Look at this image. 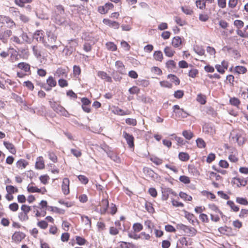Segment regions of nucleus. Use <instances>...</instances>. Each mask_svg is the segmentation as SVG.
<instances>
[{
  "label": "nucleus",
  "instance_id": "6ab92c4d",
  "mask_svg": "<svg viewBox=\"0 0 248 248\" xmlns=\"http://www.w3.org/2000/svg\"><path fill=\"white\" fill-rule=\"evenodd\" d=\"M17 67L24 71L26 72H29L31 74L30 65L26 62H20L17 64Z\"/></svg>",
  "mask_w": 248,
  "mask_h": 248
},
{
  "label": "nucleus",
  "instance_id": "dca6fc26",
  "mask_svg": "<svg viewBox=\"0 0 248 248\" xmlns=\"http://www.w3.org/2000/svg\"><path fill=\"white\" fill-rule=\"evenodd\" d=\"M54 75L56 77L66 78L67 77V72L66 69L59 68L56 71Z\"/></svg>",
  "mask_w": 248,
  "mask_h": 248
},
{
  "label": "nucleus",
  "instance_id": "052dcab7",
  "mask_svg": "<svg viewBox=\"0 0 248 248\" xmlns=\"http://www.w3.org/2000/svg\"><path fill=\"white\" fill-rule=\"evenodd\" d=\"M22 33L20 35V37L22 38V41H23V43L24 42L28 43L30 41V39L27 35V34L26 32H23V31H21Z\"/></svg>",
  "mask_w": 248,
  "mask_h": 248
},
{
  "label": "nucleus",
  "instance_id": "680f3d73",
  "mask_svg": "<svg viewBox=\"0 0 248 248\" xmlns=\"http://www.w3.org/2000/svg\"><path fill=\"white\" fill-rule=\"evenodd\" d=\"M18 217L21 221H26L29 219V217L27 214L20 212L18 214Z\"/></svg>",
  "mask_w": 248,
  "mask_h": 248
},
{
  "label": "nucleus",
  "instance_id": "1a4fd4ad",
  "mask_svg": "<svg viewBox=\"0 0 248 248\" xmlns=\"http://www.w3.org/2000/svg\"><path fill=\"white\" fill-rule=\"evenodd\" d=\"M232 181L238 187L245 186L248 183L247 179L243 177H234Z\"/></svg>",
  "mask_w": 248,
  "mask_h": 248
},
{
  "label": "nucleus",
  "instance_id": "4c0bfd02",
  "mask_svg": "<svg viewBox=\"0 0 248 248\" xmlns=\"http://www.w3.org/2000/svg\"><path fill=\"white\" fill-rule=\"evenodd\" d=\"M236 202L241 205H248V201L246 198L243 197H237L236 198Z\"/></svg>",
  "mask_w": 248,
  "mask_h": 248
},
{
  "label": "nucleus",
  "instance_id": "6e6d98bb",
  "mask_svg": "<svg viewBox=\"0 0 248 248\" xmlns=\"http://www.w3.org/2000/svg\"><path fill=\"white\" fill-rule=\"evenodd\" d=\"M140 91V89L137 86H133L128 90L129 93L131 94H138Z\"/></svg>",
  "mask_w": 248,
  "mask_h": 248
},
{
  "label": "nucleus",
  "instance_id": "5fc2aeb1",
  "mask_svg": "<svg viewBox=\"0 0 248 248\" xmlns=\"http://www.w3.org/2000/svg\"><path fill=\"white\" fill-rule=\"evenodd\" d=\"M55 12L58 15H62L64 13V9L63 7L61 5L56 6Z\"/></svg>",
  "mask_w": 248,
  "mask_h": 248
},
{
  "label": "nucleus",
  "instance_id": "c85d7f7f",
  "mask_svg": "<svg viewBox=\"0 0 248 248\" xmlns=\"http://www.w3.org/2000/svg\"><path fill=\"white\" fill-rule=\"evenodd\" d=\"M232 139L233 140V141L237 142L239 145H242L244 142V138L238 134L232 137Z\"/></svg>",
  "mask_w": 248,
  "mask_h": 248
},
{
  "label": "nucleus",
  "instance_id": "864d4df0",
  "mask_svg": "<svg viewBox=\"0 0 248 248\" xmlns=\"http://www.w3.org/2000/svg\"><path fill=\"white\" fill-rule=\"evenodd\" d=\"M235 70L239 74H244L247 72L246 68L242 66H236Z\"/></svg>",
  "mask_w": 248,
  "mask_h": 248
},
{
  "label": "nucleus",
  "instance_id": "393cba45",
  "mask_svg": "<svg viewBox=\"0 0 248 248\" xmlns=\"http://www.w3.org/2000/svg\"><path fill=\"white\" fill-rule=\"evenodd\" d=\"M164 52L166 56L169 57H172L175 53V51L173 50L170 47L166 46L164 50Z\"/></svg>",
  "mask_w": 248,
  "mask_h": 248
},
{
  "label": "nucleus",
  "instance_id": "79ce46f5",
  "mask_svg": "<svg viewBox=\"0 0 248 248\" xmlns=\"http://www.w3.org/2000/svg\"><path fill=\"white\" fill-rule=\"evenodd\" d=\"M196 142L197 146L200 148H205L206 146L205 142L201 138H198Z\"/></svg>",
  "mask_w": 248,
  "mask_h": 248
},
{
  "label": "nucleus",
  "instance_id": "aec40b11",
  "mask_svg": "<svg viewBox=\"0 0 248 248\" xmlns=\"http://www.w3.org/2000/svg\"><path fill=\"white\" fill-rule=\"evenodd\" d=\"M35 167L38 169H43L45 167L44 161L42 157L40 156L37 158L35 163Z\"/></svg>",
  "mask_w": 248,
  "mask_h": 248
},
{
  "label": "nucleus",
  "instance_id": "9d476101",
  "mask_svg": "<svg viewBox=\"0 0 248 248\" xmlns=\"http://www.w3.org/2000/svg\"><path fill=\"white\" fill-rule=\"evenodd\" d=\"M170 194L176 195V193L171 188H162V199L163 201H166L169 196Z\"/></svg>",
  "mask_w": 248,
  "mask_h": 248
},
{
  "label": "nucleus",
  "instance_id": "a19ab883",
  "mask_svg": "<svg viewBox=\"0 0 248 248\" xmlns=\"http://www.w3.org/2000/svg\"><path fill=\"white\" fill-rule=\"evenodd\" d=\"M179 158L183 161H186L189 159V156L187 153L181 152L179 154Z\"/></svg>",
  "mask_w": 248,
  "mask_h": 248
},
{
  "label": "nucleus",
  "instance_id": "e433bc0d",
  "mask_svg": "<svg viewBox=\"0 0 248 248\" xmlns=\"http://www.w3.org/2000/svg\"><path fill=\"white\" fill-rule=\"evenodd\" d=\"M6 190L7 193L9 194H12L18 192L17 188L11 185L7 186H6Z\"/></svg>",
  "mask_w": 248,
  "mask_h": 248
},
{
  "label": "nucleus",
  "instance_id": "4468645a",
  "mask_svg": "<svg viewBox=\"0 0 248 248\" xmlns=\"http://www.w3.org/2000/svg\"><path fill=\"white\" fill-rule=\"evenodd\" d=\"M68 44L69 47V51L70 53L76 50V47L78 46V41L76 39L68 40Z\"/></svg>",
  "mask_w": 248,
  "mask_h": 248
},
{
  "label": "nucleus",
  "instance_id": "f3484780",
  "mask_svg": "<svg viewBox=\"0 0 248 248\" xmlns=\"http://www.w3.org/2000/svg\"><path fill=\"white\" fill-rule=\"evenodd\" d=\"M97 76L101 79H104L107 82H111L112 81L111 78L108 76L105 72L99 71L97 72Z\"/></svg>",
  "mask_w": 248,
  "mask_h": 248
},
{
  "label": "nucleus",
  "instance_id": "412c9836",
  "mask_svg": "<svg viewBox=\"0 0 248 248\" xmlns=\"http://www.w3.org/2000/svg\"><path fill=\"white\" fill-rule=\"evenodd\" d=\"M100 148L107 153L108 156L111 157L112 152L108 145H107L106 143L102 144L100 145Z\"/></svg>",
  "mask_w": 248,
  "mask_h": 248
},
{
  "label": "nucleus",
  "instance_id": "b1692460",
  "mask_svg": "<svg viewBox=\"0 0 248 248\" xmlns=\"http://www.w3.org/2000/svg\"><path fill=\"white\" fill-rule=\"evenodd\" d=\"M172 45L175 47H177L182 44L181 38L179 36L174 37L172 40Z\"/></svg>",
  "mask_w": 248,
  "mask_h": 248
},
{
  "label": "nucleus",
  "instance_id": "ddd939ff",
  "mask_svg": "<svg viewBox=\"0 0 248 248\" xmlns=\"http://www.w3.org/2000/svg\"><path fill=\"white\" fill-rule=\"evenodd\" d=\"M109 202L107 199H103L100 203V213L101 214H105L108 207Z\"/></svg>",
  "mask_w": 248,
  "mask_h": 248
},
{
  "label": "nucleus",
  "instance_id": "c9c22d12",
  "mask_svg": "<svg viewBox=\"0 0 248 248\" xmlns=\"http://www.w3.org/2000/svg\"><path fill=\"white\" fill-rule=\"evenodd\" d=\"M168 78H170L172 82H174L176 85L180 84V80L175 75L172 74H169L168 76Z\"/></svg>",
  "mask_w": 248,
  "mask_h": 248
},
{
  "label": "nucleus",
  "instance_id": "58836bf2",
  "mask_svg": "<svg viewBox=\"0 0 248 248\" xmlns=\"http://www.w3.org/2000/svg\"><path fill=\"white\" fill-rule=\"evenodd\" d=\"M196 5L200 9H203L206 6L205 1L204 0H196Z\"/></svg>",
  "mask_w": 248,
  "mask_h": 248
},
{
  "label": "nucleus",
  "instance_id": "e2e57ef3",
  "mask_svg": "<svg viewBox=\"0 0 248 248\" xmlns=\"http://www.w3.org/2000/svg\"><path fill=\"white\" fill-rule=\"evenodd\" d=\"M198 70L196 69H191L188 73V76L192 78H195L198 74Z\"/></svg>",
  "mask_w": 248,
  "mask_h": 248
},
{
  "label": "nucleus",
  "instance_id": "338daca9",
  "mask_svg": "<svg viewBox=\"0 0 248 248\" xmlns=\"http://www.w3.org/2000/svg\"><path fill=\"white\" fill-rule=\"evenodd\" d=\"M37 226L43 229H46L48 226V224L45 220H41L37 223Z\"/></svg>",
  "mask_w": 248,
  "mask_h": 248
},
{
  "label": "nucleus",
  "instance_id": "2eb2a0df",
  "mask_svg": "<svg viewBox=\"0 0 248 248\" xmlns=\"http://www.w3.org/2000/svg\"><path fill=\"white\" fill-rule=\"evenodd\" d=\"M103 22L110 27L113 28L115 29H118L120 27V24L116 21H112L108 19H104Z\"/></svg>",
  "mask_w": 248,
  "mask_h": 248
},
{
  "label": "nucleus",
  "instance_id": "f8f14e48",
  "mask_svg": "<svg viewBox=\"0 0 248 248\" xmlns=\"http://www.w3.org/2000/svg\"><path fill=\"white\" fill-rule=\"evenodd\" d=\"M115 67L118 72L122 75H125L126 74L125 66L123 62L120 61H117L115 62Z\"/></svg>",
  "mask_w": 248,
  "mask_h": 248
},
{
  "label": "nucleus",
  "instance_id": "8fccbe9b",
  "mask_svg": "<svg viewBox=\"0 0 248 248\" xmlns=\"http://www.w3.org/2000/svg\"><path fill=\"white\" fill-rule=\"evenodd\" d=\"M209 208L216 213H219L220 215L222 216V212L218 209L217 206L215 204H211L209 205Z\"/></svg>",
  "mask_w": 248,
  "mask_h": 248
},
{
  "label": "nucleus",
  "instance_id": "69168bd1",
  "mask_svg": "<svg viewBox=\"0 0 248 248\" xmlns=\"http://www.w3.org/2000/svg\"><path fill=\"white\" fill-rule=\"evenodd\" d=\"M175 21L180 26H183L186 24L185 20H182L180 17L178 16L175 17Z\"/></svg>",
  "mask_w": 248,
  "mask_h": 248
},
{
  "label": "nucleus",
  "instance_id": "f03ea898",
  "mask_svg": "<svg viewBox=\"0 0 248 248\" xmlns=\"http://www.w3.org/2000/svg\"><path fill=\"white\" fill-rule=\"evenodd\" d=\"M51 107L58 114L67 117L69 116V114L68 111L63 107L56 102L51 103Z\"/></svg>",
  "mask_w": 248,
  "mask_h": 248
},
{
  "label": "nucleus",
  "instance_id": "a878e982",
  "mask_svg": "<svg viewBox=\"0 0 248 248\" xmlns=\"http://www.w3.org/2000/svg\"><path fill=\"white\" fill-rule=\"evenodd\" d=\"M154 59L159 62H162L163 59V56L162 52L161 51H155L154 53Z\"/></svg>",
  "mask_w": 248,
  "mask_h": 248
},
{
  "label": "nucleus",
  "instance_id": "39448f33",
  "mask_svg": "<svg viewBox=\"0 0 248 248\" xmlns=\"http://www.w3.org/2000/svg\"><path fill=\"white\" fill-rule=\"evenodd\" d=\"M44 32L42 30L36 31L33 35V38L36 41L42 43L45 46Z\"/></svg>",
  "mask_w": 248,
  "mask_h": 248
},
{
  "label": "nucleus",
  "instance_id": "09e8293b",
  "mask_svg": "<svg viewBox=\"0 0 248 248\" xmlns=\"http://www.w3.org/2000/svg\"><path fill=\"white\" fill-rule=\"evenodd\" d=\"M49 208H50L51 211L55 213H57L60 214H64L65 213L64 210L59 208L57 207L50 206Z\"/></svg>",
  "mask_w": 248,
  "mask_h": 248
},
{
  "label": "nucleus",
  "instance_id": "4d7b16f0",
  "mask_svg": "<svg viewBox=\"0 0 248 248\" xmlns=\"http://www.w3.org/2000/svg\"><path fill=\"white\" fill-rule=\"evenodd\" d=\"M32 51L33 54L37 58H39L41 56V52L39 49L38 47L36 46H32Z\"/></svg>",
  "mask_w": 248,
  "mask_h": 248
},
{
  "label": "nucleus",
  "instance_id": "0eeeda50",
  "mask_svg": "<svg viewBox=\"0 0 248 248\" xmlns=\"http://www.w3.org/2000/svg\"><path fill=\"white\" fill-rule=\"evenodd\" d=\"M123 136L125 139L127 144L130 148H133L134 147V138L132 135L129 134L125 131L123 133Z\"/></svg>",
  "mask_w": 248,
  "mask_h": 248
},
{
  "label": "nucleus",
  "instance_id": "423d86ee",
  "mask_svg": "<svg viewBox=\"0 0 248 248\" xmlns=\"http://www.w3.org/2000/svg\"><path fill=\"white\" fill-rule=\"evenodd\" d=\"M202 128L204 132L210 135H214L216 132L215 126L211 123L205 124Z\"/></svg>",
  "mask_w": 248,
  "mask_h": 248
},
{
  "label": "nucleus",
  "instance_id": "603ef678",
  "mask_svg": "<svg viewBox=\"0 0 248 248\" xmlns=\"http://www.w3.org/2000/svg\"><path fill=\"white\" fill-rule=\"evenodd\" d=\"M179 196L182 199L186 201H190L192 199L191 196L188 195L186 193L183 192H180L179 193Z\"/></svg>",
  "mask_w": 248,
  "mask_h": 248
},
{
  "label": "nucleus",
  "instance_id": "c03bdc74",
  "mask_svg": "<svg viewBox=\"0 0 248 248\" xmlns=\"http://www.w3.org/2000/svg\"><path fill=\"white\" fill-rule=\"evenodd\" d=\"M229 101L232 105L235 107H238L240 104V100L237 98L234 97L231 98Z\"/></svg>",
  "mask_w": 248,
  "mask_h": 248
},
{
  "label": "nucleus",
  "instance_id": "a18cd8bd",
  "mask_svg": "<svg viewBox=\"0 0 248 248\" xmlns=\"http://www.w3.org/2000/svg\"><path fill=\"white\" fill-rule=\"evenodd\" d=\"M181 10L183 12L187 15H191L193 13V10L187 6H182Z\"/></svg>",
  "mask_w": 248,
  "mask_h": 248
},
{
  "label": "nucleus",
  "instance_id": "20e7f679",
  "mask_svg": "<svg viewBox=\"0 0 248 248\" xmlns=\"http://www.w3.org/2000/svg\"><path fill=\"white\" fill-rule=\"evenodd\" d=\"M0 23L5 24L7 27L12 28L16 26L14 21L9 16L0 15Z\"/></svg>",
  "mask_w": 248,
  "mask_h": 248
},
{
  "label": "nucleus",
  "instance_id": "bf43d9fd",
  "mask_svg": "<svg viewBox=\"0 0 248 248\" xmlns=\"http://www.w3.org/2000/svg\"><path fill=\"white\" fill-rule=\"evenodd\" d=\"M197 100L202 105L205 104L206 102L205 96L201 94L198 95L197 97Z\"/></svg>",
  "mask_w": 248,
  "mask_h": 248
},
{
  "label": "nucleus",
  "instance_id": "774afa93",
  "mask_svg": "<svg viewBox=\"0 0 248 248\" xmlns=\"http://www.w3.org/2000/svg\"><path fill=\"white\" fill-rule=\"evenodd\" d=\"M179 180L185 184H188L190 183V179L187 176L182 175L179 177Z\"/></svg>",
  "mask_w": 248,
  "mask_h": 248
},
{
  "label": "nucleus",
  "instance_id": "f257e3e1",
  "mask_svg": "<svg viewBox=\"0 0 248 248\" xmlns=\"http://www.w3.org/2000/svg\"><path fill=\"white\" fill-rule=\"evenodd\" d=\"M47 39L45 40V46L48 47L50 46V45L54 43L57 38V34L55 30H50L46 31V32Z\"/></svg>",
  "mask_w": 248,
  "mask_h": 248
},
{
  "label": "nucleus",
  "instance_id": "6e6552de",
  "mask_svg": "<svg viewBox=\"0 0 248 248\" xmlns=\"http://www.w3.org/2000/svg\"><path fill=\"white\" fill-rule=\"evenodd\" d=\"M26 235L20 232H16L12 236V240L16 243H19L25 238Z\"/></svg>",
  "mask_w": 248,
  "mask_h": 248
},
{
  "label": "nucleus",
  "instance_id": "9b49d317",
  "mask_svg": "<svg viewBox=\"0 0 248 248\" xmlns=\"http://www.w3.org/2000/svg\"><path fill=\"white\" fill-rule=\"evenodd\" d=\"M62 189L64 195L69 193V180L67 178H64L63 179Z\"/></svg>",
  "mask_w": 248,
  "mask_h": 248
},
{
  "label": "nucleus",
  "instance_id": "f704fd0d",
  "mask_svg": "<svg viewBox=\"0 0 248 248\" xmlns=\"http://www.w3.org/2000/svg\"><path fill=\"white\" fill-rule=\"evenodd\" d=\"M46 83L50 87H54L57 85V82L52 76H49L46 79Z\"/></svg>",
  "mask_w": 248,
  "mask_h": 248
},
{
  "label": "nucleus",
  "instance_id": "4be33fe9",
  "mask_svg": "<svg viewBox=\"0 0 248 248\" xmlns=\"http://www.w3.org/2000/svg\"><path fill=\"white\" fill-rule=\"evenodd\" d=\"M28 165V162L24 159H21L16 163V167L18 169H23Z\"/></svg>",
  "mask_w": 248,
  "mask_h": 248
},
{
  "label": "nucleus",
  "instance_id": "7c9ffc66",
  "mask_svg": "<svg viewBox=\"0 0 248 248\" xmlns=\"http://www.w3.org/2000/svg\"><path fill=\"white\" fill-rule=\"evenodd\" d=\"M182 135L187 140H191L194 136L193 132L190 130L183 131Z\"/></svg>",
  "mask_w": 248,
  "mask_h": 248
},
{
  "label": "nucleus",
  "instance_id": "3c124183",
  "mask_svg": "<svg viewBox=\"0 0 248 248\" xmlns=\"http://www.w3.org/2000/svg\"><path fill=\"white\" fill-rule=\"evenodd\" d=\"M133 229L135 232H139L143 229V226L140 223H136L134 224Z\"/></svg>",
  "mask_w": 248,
  "mask_h": 248
},
{
  "label": "nucleus",
  "instance_id": "cd10ccee",
  "mask_svg": "<svg viewBox=\"0 0 248 248\" xmlns=\"http://www.w3.org/2000/svg\"><path fill=\"white\" fill-rule=\"evenodd\" d=\"M32 0H15L16 4L20 7H24L26 4L31 3Z\"/></svg>",
  "mask_w": 248,
  "mask_h": 248
},
{
  "label": "nucleus",
  "instance_id": "bb28decb",
  "mask_svg": "<svg viewBox=\"0 0 248 248\" xmlns=\"http://www.w3.org/2000/svg\"><path fill=\"white\" fill-rule=\"evenodd\" d=\"M185 217L192 224H194V223L197 222V219L192 214L186 212L185 214Z\"/></svg>",
  "mask_w": 248,
  "mask_h": 248
},
{
  "label": "nucleus",
  "instance_id": "49530a36",
  "mask_svg": "<svg viewBox=\"0 0 248 248\" xmlns=\"http://www.w3.org/2000/svg\"><path fill=\"white\" fill-rule=\"evenodd\" d=\"M144 225L146 226V227L148 229V231L152 233V229L154 227V225L153 223H152L151 221L149 220H147L145 221L144 222Z\"/></svg>",
  "mask_w": 248,
  "mask_h": 248
},
{
  "label": "nucleus",
  "instance_id": "473e14b6",
  "mask_svg": "<svg viewBox=\"0 0 248 248\" xmlns=\"http://www.w3.org/2000/svg\"><path fill=\"white\" fill-rule=\"evenodd\" d=\"M194 51L198 55L202 56L203 55L205 50L202 46H196L194 48Z\"/></svg>",
  "mask_w": 248,
  "mask_h": 248
},
{
  "label": "nucleus",
  "instance_id": "de8ad7c7",
  "mask_svg": "<svg viewBox=\"0 0 248 248\" xmlns=\"http://www.w3.org/2000/svg\"><path fill=\"white\" fill-rule=\"evenodd\" d=\"M27 190L29 192L34 193V192H38L40 193L41 192V189H39L35 186H28L27 187Z\"/></svg>",
  "mask_w": 248,
  "mask_h": 248
},
{
  "label": "nucleus",
  "instance_id": "2f4dec72",
  "mask_svg": "<svg viewBox=\"0 0 248 248\" xmlns=\"http://www.w3.org/2000/svg\"><path fill=\"white\" fill-rule=\"evenodd\" d=\"M114 113L119 115H126L130 114V112L128 110L124 111L123 109L117 108L114 110Z\"/></svg>",
  "mask_w": 248,
  "mask_h": 248
},
{
  "label": "nucleus",
  "instance_id": "13d9d810",
  "mask_svg": "<svg viewBox=\"0 0 248 248\" xmlns=\"http://www.w3.org/2000/svg\"><path fill=\"white\" fill-rule=\"evenodd\" d=\"M58 84L61 88H64L68 86V85L67 81L63 78H60L59 79Z\"/></svg>",
  "mask_w": 248,
  "mask_h": 248
},
{
  "label": "nucleus",
  "instance_id": "c756f323",
  "mask_svg": "<svg viewBox=\"0 0 248 248\" xmlns=\"http://www.w3.org/2000/svg\"><path fill=\"white\" fill-rule=\"evenodd\" d=\"M227 204L230 207L233 211L235 212H237L239 210V207L236 206L234 204V202L232 201H228L227 202Z\"/></svg>",
  "mask_w": 248,
  "mask_h": 248
},
{
  "label": "nucleus",
  "instance_id": "a211bd4d",
  "mask_svg": "<svg viewBox=\"0 0 248 248\" xmlns=\"http://www.w3.org/2000/svg\"><path fill=\"white\" fill-rule=\"evenodd\" d=\"M3 144L5 148L12 154L16 153V150L14 145L9 141H4Z\"/></svg>",
  "mask_w": 248,
  "mask_h": 248
},
{
  "label": "nucleus",
  "instance_id": "ea45409f",
  "mask_svg": "<svg viewBox=\"0 0 248 248\" xmlns=\"http://www.w3.org/2000/svg\"><path fill=\"white\" fill-rule=\"evenodd\" d=\"M81 220L85 225L89 226L90 228L91 227V220L88 216H82L81 217Z\"/></svg>",
  "mask_w": 248,
  "mask_h": 248
},
{
  "label": "nucleus",
  "instance_id": "0e129e2a",
  "mask_svg": "<svg viewBox=\"0 0 248 248\" xmlns=\"http://www.w3.org/2000/svg\"><path fill=\"white\" fill-rule=\"evenodd\" d=\"M125 123L126 124L132 126H135L137 124V121L135 119L127 118L125 120Z\"/></svg>",
  "mask_w": 248,
  "mask_h": 248
},
{
  "label": "nucleus",
  "instance_id": "5701e85b",
  "mask_svg": "<svg viewBox=\"0 0 248 248\" xmlns=\"http://www.w3.org/2000/svg\"><path fill=\"white\" fill-rule=\"evenodd\" d=\"M185 232L189 236H193L196 234L197 230L193 227L187 226Z\"/></svg>",
  "mask_w": 248,
  "mask_h": 248
},
{
  "label": "nucleus",
  "instance_id": "72a5a7b5",
  "mask_svg": "<svg viewBox=\"0 0 248 248\" xmlns=\"http://www.w3.org/2000/svg\"><path fill=\"white\" fill-rule=\"evenodd\" d=\"M107 49L109 51H114L117 49V46L114 43L111 42H107L106 44Z\"/></svg>",
  "mask_w": 248,
  "mask_h": 248
},
{
  "label": "nucleus",
  "instance_id": "37998d69",
  "mask_svg": "<svg viewBox=\"0 0 248 248\" xmlns=\"http://www.w3.org/2000/svg\"><path fill=\"white\" fill-rule=\"evenodd\" d=\"M12 97L18 103L22 104L24 103V101L23 98L15 93H12Z\"/></svg>",
  "mask_w": 248,
  "mask_h": 248
},
{
  "label": "nucleus",
  "instance_id": "7ed1b4c3",
  "mask_svg": "<svg viewBox=\"0 0 248 248\" xmlns=\"http://www.w3.org/2000/svg\"><path fill=\"white\" fill-rule=\"evenodd\" d=\"M173 109V111L175 113L176 116L179 118H186L189 115L184 109L181 108L178 105H174Z\"/></svg>",
  "mask_w": 248,
  "mask_h": 248
}]
</instances>
